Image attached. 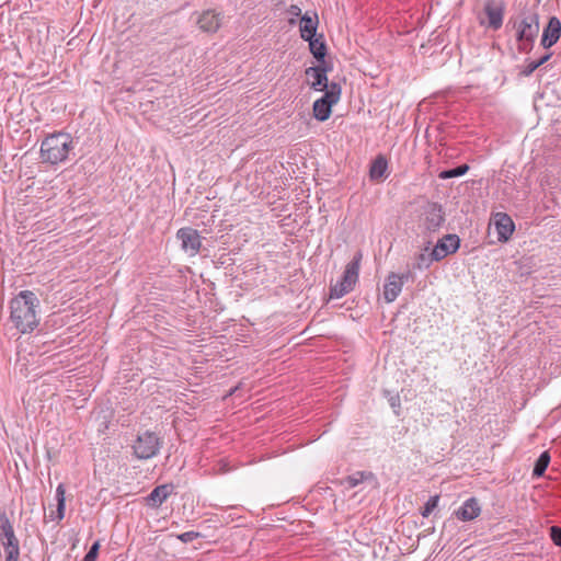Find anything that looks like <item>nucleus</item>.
<instances>
[{"label":"nucleus","mask_w":561,"mask_h":561,"mask_svg":"<svg viewBox=\"0 0 561 561\" xmlns=\"http://www.w3.org/2000/svg\"><path fill=\"white\" fill-rule=\"evenodd\" d=\"M39 300L31 290H22L10 301V321L21 333L33 332L38 323Z\"/></svg>","instance_id":"obj_1"},{"label":"nucleus","mask_w":561,"mask_h":561,"mask_svg":"<svg viewBox=\"0 0 561 561\" xmlns=\"http://www.w3.org/2000/svg\"><path fill=\"white\" fill-rule=\"evenodd\" d=\"M510 23L513 24V28L516 31L518 51L529 54L539 33L538 13L533 10H525L517 19H511Z\"/></svg>","instance_id":"obj_2"},{"label":"nucleus","mask_w":561,"mask_h":561,"mask_svg":"<svg viewBox=\"0 0 561 561\" xmlns=\"http://www.w3.org/2000/svg\"><path fill=\"white\" fill-rule=\"evenodd\" d=\"M362 259V252L357 251L351 262L345 266L341 280L330 286L331 299L342 298L354 289V286L358 280Z\"/></svg>","instance_id":"obj_3"},{"label":"nucleus","mask_w":561,"mask_h":561,"mask_svg":"<svg viewBox=\"0 0 561 561\" xmlns=\"http://www.w3.org/2000/svg\"><path fill=\"white\" fill-rule=\"evenodd\" d=\"M70 138L65 134H54L46 137L41 146V154L44 161L58 163L64 161L69 153Z\"/></svg>","instance_id":"obj_4"},{"label":"nucleus","mask_w":561,"mask_h":561,"mask_svg":"<svg viewBox=\"0 0 561 561\" xmlns=\"http://www.w3.org/2000/svg\"><path fill=\"white\" fill-rule=\"evenodd\" d=\"M0 543L5 554L4 561H19L20 541L15 536L12 523L2 510H0Z\"/></svg>","instance_id":"obj_5"},{"label":"nucleus","mask_w":561,"mask_h":561,"mask_svg":"<svg viewBox=\"0 0 561 561\" xmlns=\"http://www.w3.org/2000/svg\"><path fill=\"white\" fill-rule=\"evenodd\" d=\"M162 444L163 442L157 433L145 431L144 433L138 434L131 446L134 456L140 460L151 459L159 454Z\"/></svg>","instance_id":"obj_6"},{"label":"nucleus","mask_w":561,"mask_h":561,"mask_svg":"<svg viewBox=\"0 0 561 561\" xmlns=\"http://www.w3.org/2000/svg\"><path fill=\"white\" fill-rule=\"evenodd\" d=\"M341 93V84L337 82H330V88L321 98L313 102V117L319 122L329 119L332 114V106L340 101Z\"/></svg>","instance_id":"obj_7"},{"label":"nucleus","mask_w":561,"mask_h":561,"mask_svg":"<svg viewBox=\"0 0 561 561\" xmlns=\"http://www.w3.org/2000/svg\"><path fill=\"white\" fill-rule=\"evenodd\" d=\"M176 239L181 241V249L190 255H196L202 247V237L191 227H183L176 231Z\"/></svg>","instance_id":"obj_8"},{"label":"nucleus","mask_w":561,"mask_h":561,"mask_svg":"<svg viewBox=\"0 0 561 561\" xmlns=\"http://www.w3.org/2000/svg\"><path fill=\"white\" fill-rule=\"evenodd\" d=\"M505 2L503 0H488L484 4V13L488 16V26L494 31L503 25Z\"/></svg>","instance_id":"obj_9"},{"label":"nucleus","mask_w":561,"mask_h":561,"mask_svg":"<svg viewBox=\"0 0 561 561\" xmlns=\"http://www.w3.org/2000/svg\"><path fill=\"white\" fill-rule=\"evenodd\" d=\"M460 247V238L457 234H446L443 239L438 240L434 249V259L440 261L449 254L457 252Z\"/></svg>","instance_id":"obj_10"},{"label":"nucleus","mask_w":561,"mask_h":561,"mask_svg":"<svg viewBox=\"0 0 561 561\" xmlns=\"http://www.w3.org/2000/svg\"><path fill=\"white\" fill-rule=\"evenodd\" d=\"M493 220L497 232V240L500 242H507L515 230L513 219L506 213H495Z\"/></svg>","instance_id":"obj_11"},{"label":"nucleus","mask_w":561,"mask_h":561,"mask_svg":"<svg viewBox=\"0 0 561 561\" xmlns=\"http://www.w3.org/2000/svg\"><path fill=\"white\" fill-rule=\"evenodd\" d=\"M173 483L157 485L146 497V505L150 508H159L168 497L174 492Z\"/></svg>","instance_id":"obj_12"},{"label":"nucleus","mask_w":561,"mask_h":561,"mask_svg":"<svg viewBox=\"0 0 561 561\" xmlns=\"http://www.w3.org/2000/svg\"><path fill=\"white\" fill-rule=\"evenodd\" d=\"M561 36V22L557 16H551L545 26L540 44L548 49L553 46Z\"/></svg>","instance_id":"obj_13"},{"label":"nucleus","mask_w":561,"mask_h":561,"mask_svg":"<svg viewBox=\"0 0 561 561\" xmlns=\"http://www.w3.org/2000/svg\"><path fill=\"white\" fill-rule=\"evenodd\" d=\"M480 513L481 506L476 497H469L457 511H455L456 517L462 522L473 520L480 515Z\"/></svg>","instance_id":"obj_14"},{"label":"nucleus","mask_w":561,"mask_h":561,"mask_svg":"<svg viewBox=\"0 0 561 561\" xmlns=\"http://www.w3.org/2000/svg\"><path fill=\"white\" fill-rule=\"evenodd\" d=\"M445 221L442 205L433 203L425 213L424 225L428 231H436Z\"/></svg>","instance_id":"obj_15"},{"label":"nucleus","mask_w":561,"mask_h":561,"mask_svg":"<svg viewBox=\"0 0 561 561\" xmlns=\"http://www.w3.org/2000/svg\"><path fill=\"white\" fill-rule=\"evenodd\" d=\"M197 24L203 32L215 33L221 25V14L214 10H206L199 15Z\"/></svg>","instance_id":"obj_16"},{"label":"nucleus","mask_w":561,"mask_h":561,"mask_svg":"<svg viewBox=\"0 0 561 561\" xmlns=\"http://www.w3.org/2000/svg\"><path fill=\"white\" fill-rule=\"evenodd\" d=\"M318 24L319 19L317 12H313L311 15L310 12L307 11L300 18V37L305 41L317 36Z\"/></svg>","instance_id":"obj_17"},{"label":"nucleus","mask_w":561,"mask_h":561,"mask_svg":"<svg viewBox=\"0 0 561 561\" xmlns=\"http://www.w3.org/2000/svg\"><path fill=\"white\" fill-rule=\"evenodd\" d=\"M402 280L399 278V274L391 272L383 285V298L387 302H392L397 299L402 290Z\"/></svg>","instance_id":"obj_18"},{"label":"nucleus","mask_w":561,"mask_h":561,"mask_svg":"<svg viewBox=\"0 0 561 561\" xmlns=\"http://www.w3.org/2000/svg\"><path fill=\"white\" fill-rule=\"evenodd\" d=\"M65 493H66L65 485L62 483H60L56 489V496H55L56 502H57L56 508L49 510V513L45 515L46 520L58 523L64 518V516H65V500H66Z\"/></svg>","instance_id":"obj_19"},{"label":"nucleus","mask_w":561,"mask_h":561,"mask_svg":"<svg viewBox=\"0 0 561 561\" xmlns=\"http://www.w3.org/2000/svg\"><path fill=\"white\" fill-rule=\"evenodd\" d=\"M306 75L313 79L311 82V89L325 92L330 88L324 69L309 67L306 69Z\"/></svg>","instance_id":"obj_20"},{"label":"nucleus","mask_w":561,"mask_h":561,"mask_svg":"<svg viewBox=\"0 0 561 561\" xmlns=\"http://www.w3.org/2000/svg\"><path fill=\"white\" fill-rule=\"evenodd\" d=\"M309 43V49L317 61H322L328 54L327 44L323 34H319L310 39H305Z\"/></svg>","instance_id":"obj_21"},{"label":"nucleus","mask_w":561,"mask_h":561,"mask_svg":"<svg viewBox=\"0 0 561 561\" xmlns=\"http://www.w3.org/2000/svg\"><path fill=\"white\" fill-rule=\"evenodd\" d=\"M387 170L388 161L385 156L379 154L373 160L370 164L369 176L374 181L381 180L386 176Z\"/></svg>","instance_id":"obj_22"},{"label":"nucleus","mask_w":561,"mask_h":561,"mask_svg":"<svg viewBox=\"0 0 561 561\" xmlns=\"http://www.w3.org/2000/svg\"><path fill=\"white\" fill-rule=\"evenodd\" d=\"M550 459L551 457L548 450H545L540 454L534 465L533 478H541L545 474L550 463Z\"/></svg>","instance_id":"obj_23"},{"label":"nucleus","mask_w":561,"mask_h":561,"mask_svg":"<svg viewBox=\"0 0 561 561\" xmlns=\"http://www.w3.org/2000/svg\"><path fill=\"white\" fill-rule=\"evenodd\" d=\"M433 262H437L436 259H434L433 251L431 253L421 252L415 255L414 262L412 263V270H427Z\"/></svg>","instance_id":"obj_24"},{"label":"nucleus","mask_w":561,"mask_h":561,"mask_svg":"<svg viewBox=\"0 0 561 561\" xmlns=\"http://www.w3.org/2000/svg\"><path fill=\"white\" fill-rule=\"evenodd\" d=\"M468 170H469L468 164H460V165H457L456 168L443 170L438 174V176H439V179H443V180L458 178V176L465 175L468 172Z\"/></svg>","instance_id":"obj_25"},{"label":"nucleus","mask_w":561,"mask_h":561,"mask_svg":"<svg viewBox=\"0 0 561 561\" xmlns=\"http://www.w3.org/2000/svg\"><path fill=\"white\" fill-rule=\"evenodd\" d=\"M373 473L367 471H357L348 477L345 478V482L347 483L348 488H355L359 483H362L364 480L371 478Z\"/></svg>","instance_id":"obj_26"},{"label":"nucleus","mask_w":561,"mask_h":561,"mask_svg":"<svg viewBox=\"0 0 561 561\" xmlns=\"http://www.w3.org/2000/svg\"><path fill=\"white\" fill-rule=\"evenodd\" d=\"M439 495L436 494V495H433L431 496L427 502L424 504L422 511H421V514L423 517H428L433 511L438 506V502H439Z\"/></svg>","instance_id":"obj_27"},{"label":"nucleus","mask_w":561,"mask_h":561,"mask_svg":"<svg viewBox=\"0 0 561 561\" xmlns=\"http://www.w3.org/2000/svg\"><path fill=\"white\" fill-rule=\"evenodd\" d=\"M99 550H100V542L99 541L93 542V545L90 547L89 551L87 552V554L84 556L82 561H96V558L99 556Z\"/></svg>","instance_id":"obj_28"},{"label":"nucleus","mask_w":561,"mask_h":561,"mask_svg":"<svg viewBox=\"0 0 561 561\" xmlns=\"http://www.w3.org/2000/svg\"><path fill=\"white\" fill-rule=\"evenodd\" d=\"M202 537V535L197 531H185L183 534L178 535V539L182 541L183 543L192 542L193 540Z\"/></svg>","instance_id":"obj_29"},{"label":"nucleus","mask_w":561,"mask_h":561,"mask_svg":"<svg viewBox=\"0 0 561 561\" xmlns=\"http://www.w3.org/2000/svg\"><path fill=\"white\" fill-rule=\"evenodd\" d=\"M549 535H550L552 542L556 546L561 547V527L560 526H551L549 528Z\"/></svg>","instance_id":"obj_30"},{"label":"nucleus","mask_w":561,"mask_h":561,"mask_svg":"<svg viewBox=\"0 0 561 561\" xmlns=\"http://www.w3.org/2000/svg\"><path fill=\"white\" fill-rule=\"evenodd\" d=\"M540 66L538 65V62L536 60H533L527 64V66L522 70V75L525 76V77H529L534 73V71L536 69H538Z\"/></svg>","instance_id":"obj_31"},{"label":"nucleus","mask_w":561,"mask_h":561,"mask_svg":"<svg viewBox=\"0 0 561 561\" xmlns=\"http://www.w3.org/2000/svg\"><path fill=\"white\" fill-rule=\"evenodd\" d=\"M319 65L312 66V68H320L325 70V75L328 76V72L332 71L333 65L331 61L325 60V58L322 59V61H318Z\"/></svg>","instance_id":"obj_32"},{"label":"nucleus","mask_w":561,"mask_h":561,"mask_svg":"<svg viewBox=\"0 0 561 561\" xmlns=\"http://www.w3.org/2000/svg\"><path fill=\"white\" fill-rule=\"evenodd\" d=\"M414 270H408L407 272L402 273V274H399V278L400 280H402V284H404L405 282H414L415 279V275H414Z\"/></svg>","instance_id":"obj_33"},{"label":"nucleus","mask_w":561,"mask_h":561,"mask_svg":"<svg viewBox=\"0 0 561 561\" xmlns=\"http://www.w3.org/2000/svg\"><path fill=\"white\" fill-rule=\"evenodd\" d=\"M93 389V385H87L85 389H76V392H80L81 396H84V398L81 400V402H83L88 399V396H90Z\"/></svg>","instance_id":"obj_34"},{"label":"nucleus","mask_w":561,"mask_h":561,"mask_svg":"<svg viewBox=\"0 0 561 561\" xmlns=\"http://www.w3.org/2000/svg\"><path fill=\"white\" fill-rule=\"evenodd\" d=\"M389 402H390V405L393 408L394 413L397 415H399V410H397V409H400V398H399V396L391 397Z\"/></svg>","instance_id":"obj_35"},{"label":"nucleus","mask_w":561,"mask_h":561,"mask_svg":"<svg viewBox=\"0 0 561 561\" xmlns=\"http://www.w3.org/2000/svg\"><path fill=\"white\" fill-rule=\"evenodd\" d=\"M287 12L291 15V16H300L301 18V9L297 5V4H291L288 9H287Z\"/></svg>","instance_id":"obj_36"},{"label":"nucleus","mask_w":561,"mask_h":561,"mask_svg":"<svg viewBox=\"0 0 561 561\" xmlns=\"http://www.w3.org/2000/svg\"><path fill=\"white\" fill-rule=\"evenodd\" d=\"M551 56H552V53H546L545 55H542L536 61L538 62L539 66H542L543 64H546L551 58Z\"/></svg>","instance_id":"obj_37"},{"label":"nucleus","mask_w":561,"mask_h":561,"mask_svg":"<svg viewBox=\"0 0 561 561\" xmlns=\"http://www.w3.org/2000/svg\"><path fill=\"white\" fill-rule=\"evenodd\" d=\"M76 407V409H81L83 408V404H73Z\"/></svg>","instance_id":"obj_38"}]
</instances>
